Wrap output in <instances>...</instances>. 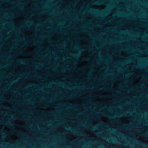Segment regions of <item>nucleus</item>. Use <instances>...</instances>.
<instances>
[{
    "label": "nucleus",
    "mask_w": 148,
    "mask_h": 148,
    "mask_svg": "<svg viewBox=\"0 0 148 148\" xmlns=\"http://www.w3.org/2000/svg\"><path fill=\"white\" fill-rule=\"evenodd\" d=\"M102 89H103V88H100L99 89V90H102Z\"/></svg>",
    "instance_id": "obj_6"
},
{
    "label": "nucleus",
    "mask_w": 148,
    "mask_h": 148,
    "mask_svg": "<svg viewBox=\"0 0 148 148\" xmlns=\"http://www.w3.org/2000/svg\"><path fill=\"white\" fill-rule=\"evenodd\" d=\"M104 3L103 2H98L97 1H95L93 3V4H102V3Z\"/></svg>",
    "instance_id": "obj_1"
},
{
    "label": "nucleus",
    "mask_w": 148,
    "mask_h": 148,
    "mask_svg": "<svg viewBox=\"0 0 148 148\" xmlns=\"http://www.w3.org/2000/svg\"><path fill=\"white\" fill-rule=\"evenodd\" d=\"M9 102H12L13 101H9Z\"/></svg>",
    "instance_id": "obj_8"
},
{
    "label": "nucleus",
    "mask_w": 148,
    "mask_h": 148,
    "mask_svg": "<svg viewBox=\"0 0 148 148\" xmlns=\"http://www.w3.org/2000/svg\"><path fill=\"white\" fill-rule=\"evenodd\" d=\"M2 106H1V105H0V107H1Z\"/></svg>",
    "instance_id": "obj_12"
},
{
    "label": "nucleus",
    "mask_w": 148,
    "mask_h": 148,
    "mask_svg": "<svg viewBox=\"0 0 148 148\" xmlns=\"http://www.w3.org/2000/svg\"><path fill=\"white\" fill-rule=\"evenodd\" d=\"M15 132H16L17 133H18V134H21L22 133V132H20V131H15Z\"/></svg>",
    "instance_id": "obj_2"
},
{
    "label": "nucleus",
    "mask_w": 148,
    "mask_h": 148,
    "mask_svg": "<svg viewBox=\"0 0 148 148\" xmlns=\"http://www.w3.org/2000/svg\"><path fill=\"white\" fill-rule=\"evenodd\" d=\"M10 124V125H11L9 123H8V122H5V125H8V124Z\"/></svg>",
    "instance_id": "obj_5"
},
{
    "label": "nucleus",
    "mask_w": 148,
    "mask_h": 148,
    "mask_svg": "<svg viewBox=\"0 0 148 148\" xmlns=\"http://www.w3.org/2000/svg\"><path fill=\"white\" fill-rule=\"evenodd\" d=\"M101 97H102V96H103V95H102V96H100Z\"/></svg>",
    "instance_id": "obj_10"
},
{
    "label": "nucleus",
    "mask_w": 148,
    "mask_h": 148,
    "mask_svg": "<svg viewBox=\"0 0 148 148\" xmlns=\"http://www.w3.org/2000/svg\"><path fill=\"white\" fill-rule=\"evenodd\" d=\"M18 61L21 63H23V64H24L25 63L24 62H23V61H21L19 60H18Z\"/></svg>",
    "instance_id": "obj_4"
},
{
    "label": "nucleus",
    "mask_w": 148,
    "mask_h": 148,
    "mask_svg": "<svg viewBox=\"0 0 148 148\" xmlns=\"http://www.w3.org/2000/svg\"><path fill=\"white\" fill-rule=\"evenodd\" d=\"M3 115H6V114L5 113H4V114H3Z\"/></svg>",
    "instance_id": "obj_9"
},
{
    "label": "nucleus",
    "mask_w": 148,
    "mask_h": 148,
    "mask_svg": "<svg viewBox=\"0 0 148 148\" xmlns=\"http://www.w3.org/2000/svg\"><path fill=\"white\" fill-rule=\"evenodd\" d=\"M103 115H104V116H106V117H111H111L110 116H109L106 115V114H103Z\"/></svg>",
    "instance_id": "obj_3"
},
{
    "label": "nucleus",
    "mask_w": 148,
    "mask_h": 148,
    "mask_svg": "<svg viewBox=\"0 0 148 148\" xmlns=\"http://www.w3.org/2000/svg\"><path fill=\"white\" fill-rule=\"evenodd\" d=\"M88 60L87 59H85V60Z\"/></svg>",
    "instance_id": "obj_7"
},
{
    "label": "nucleus",
    "mask_w": 148,
    "mask_h": 148,
    "mask_svg": "<svg viewBox=\"0 0 148 148\" xmlns=\"http://www.w3.org/2000/svg\"><path fill=\"white\" fill-rule=\"evenodd\" d=\"M3 107L4 108H5V107L4 106Z\"/></svg>",
    "instance_id": "obj_11"
}]
</instances>
